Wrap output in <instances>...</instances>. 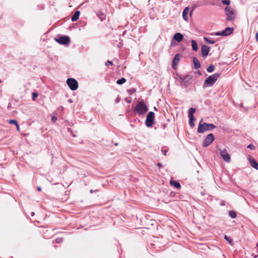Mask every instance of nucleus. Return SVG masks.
I'll return each mask as SVG.
<instances>
[{
	"label": "nucleus",
	"instance_id": "obj_13",
	"mask_svg": "<svg viewBox=\"0 0 258 258\" xmlns=\"http://www.w3.org/2000/svg\"><path fill=\"white\" fill-rule=\"evenodd\" d=\"M183 35L181 33L178 32L175 33L173 36V39L178 42L181 41L183 39Z\"/></svg>",
	"mask_w": 258,
	"mask_h": 258
},
{
	"label": "nucleus",
	"instance_id": "obj_41",
	"mask_svg": "<svg viewBox=\"0 0 258 258\" xmlns=\"http://www.w3.org/2000/svg\"><path fill=\"white\" fill-rule=\"evenodd\" d=\"M37 189L38 191H41V188L40 187H37Z\"/></svg>",
	"mask_w": 258,
	"mask_h": 258
},
{
	"label": "nucleus",
	"instance_id": "obj_14",
	"mask_svg": "<svg viewBox=\"0 0 258 258\" xmlns=\"http://www.w3.org/2000/svg\"><path fill=\"white\" fill-rule=\"evenodd\" d=\"M189 8L188 7H186L184 8V9L183 11L182 12V17L184 20L187 21L188 18H187V14L189 12Z\"/></svg>",
	"mask_w": 258,
	"mask_h": 258
},
{
	"label": "nucleus",
	"instance_id": "obj_27",
	"mask_svg": "<svg viewBox=\"0 0 258 258\" xmlns=\"http://www.w3.org/2000/svg\"><path fill=\"white\" fill-rule=\"evenodd\" d=\"M225 239L230 243V244H232V240L227 235H225Z\"/></svg>",
	"mask_w": 258,
	"mask_h": 258
},
{
	"label": "nucleus",
	"instance_id": "obj_45",
	"mask_svg": "<svg viewBox=\"0 0 258 258\" xmlns=\"http://www.w3.org/2000/svg\"><path fill=\"white\" fill-rule=\"evenodd\" d=\"M114 145H115V146H117L118 145V143H115Z\"/></svg>",
	"mask_w": 258,
	"mask_h": 258
},
{
	"label": "nucleus",
	"instance_id": "obj_24",
	"mask_svg": "<svg viewBox=\"0 0 258 258\" xmlns=\"http://www.w3.org/2000/svg\"><path fill=\"white\" fill-rule=\"evenodd\" d=\"M215 70V66L214 65L211 64L210 65L207 69V72L209 73H211L213 72Z\"/></svg>",
	"mask_w": 258,
	"mask_h": 258
},
{
	"label": "nucleus",
	"instance_id": "obj_18",
	"mask_svg": "<svg viewBox=\"0 0 258 258\" xmlns=\"http://www.w3.org/2000/svg\"><path fill=\"white\" fill-rule=\"evenodd\" d=\"M170 183L171 185L174 186L175 187L179 189L181 187V185L180 183L176 181L175 180H171Z\"/></svg>",
	"mask_w": 258,
	"mask_h": 258
},
{
	"label": "nucleus",
	"instance_id": "obj_21",
	"mask_svg": "<svg viewBox=\"0 0 258 258\" xmlns=\"http://www.w3.org/2000/svg\"><path fill=\"white\" fill-rule=\"evenodd\" d=\"M192 78V76L189 75L183 76V83H187Z\"/></svg>",
	"mask_w": 258,
	"mask_h": 258
},
{
	"label": "nucleus",
	"instance_id": "obj_7",
	"mask_svg": "<svg viewBox=\"0 0 258 258\" xmlns=\"http://www.w3.org/2000/svg\"><path fill=\"white\" fill-rule=\"evenodd\" d=\"M215 138L212 134H209L204 140L203 146L206 147L210 145L214 140Z\"/></svg>",
	"mask_w": 258,
	"mask_h": 258
},
{
	"label": "nucleus",
	"instance_id": "obj_32",
	"mask_svg": "<svg viewBox=\"0 0 258 258\" xmlns=\"http://www.w3.org/2000/svg\"><path fill=\"white\" fill-rule=\"evenodd\" d=\"M38 96V94L37 93H33L32 94V99L33 100H35L36 97Z\"/></svg>",
	"mask_w": 258,
	"mask_h": 258
},
{
	"label": "nucleus",
	"instance_id": "obj_37",
	"mask_svg": "<svg viewBox=\"0 0 258 258\" xmlns=\"http://www.w3.org/2000/svg\"><path fill=\"white\" fill-rule=\"evenodd\" d=\"M215 35L217 36H219V35H222V34H221V32H216L215 33Z\"/></svg>",
	"mask_w": 258,
	"mask_h": 258
},
{
	"label": "nucleus",
	"instance_id": "obj_33",
	"mask_svg": "<svg viewBox=\"0 0 258 258\" xmlns=\"http://www.w3.org/2000/svg\"><path fill=\"white\" fill-rule=\"evenodd\" d=\"M62 241V239L61 238H56L55 241L56 243H60Z\"/></svg>",
	"mask_w": 258,
	"mask_h": 258
},
{
	"label": "nucleus",
	"instance_id": "obj_28",
	"mask_svg": "<svg viewBox=\"0 0 258 258\" xmlns=\"http://www.w3.org/2000/svg\"><path fill=\"white\" fill-rule=\"evenodd\" d=\"M222 3L223 5L229 6L230 4V0H222Z\"/></svg>",
	"mask_w": 258,
	"mask_h": 258
},
{
	"label": "nucleus",
	"instance_id": "obj_19",
	"mask_svg": "<svg viewBox=\"0 0 258 258\" xmlns=\"http://www.w3.org/2000/svg\"><path fill=\"white\" fill-rule=\"evenodd\" d=\"M191 46L192 49L194 51H197L198 49L197 43L196 40H191Z\"/></svg>",
	"mask_w": 258,
	"mask_h": 258
},
{
	"label": "nucleus",
	"instance_id": "obj_11",
	"mask_svg": "<svg viewBox=\"0 0 258 258\" xmlns=\"http://www.w3.org/2000/svg\"><path fill=\"white\" fill-rule=\"evenodd\" d=\"M210 50V47L207 45H204L201 47V53L202 55L204 57H206L209 54Z\"/></svg>",
	"mask_w": 258,
	"mask_h": 258
},
{
	"label": "nucleus",
	"instance_id": "obj_6",
	"mask_svg": "<svg viewBox=\"0 0 258 258\" xmlns=\"http://www.w3.org/2000/svg\"><path fill=\"white\" fill-rule=\"evenodd\" d=\"M67 83L72 90H76L78 88V83L75 79H68Z\"/></svg>",
	"mask_w": 258,
	"mask_h": 258
},
{
	"label": "nucleus",
	"instance_id": "obj_42",
	"mask_svg": "<svg viewBox=\"0 0 258 258\" xmlns=\"http://www.w3.org/2000/svg\"><path fill=\"white\" fill-rule=\"evenodd\" d=\"M52 120L53 121H55L56 120V118L54 117V116H53L52 117Z\"/></svg>",
	"mask_w": 258,
	"mask_h": 258
},
{
	"label": "nucleus",
	"instance_id": "obj_38",
	"mask_svg": "<svg viewBox=\"0 0 258 258\" xmlns=\"http://www.w3.org/2000/svg\"><path fill=\"white\" fill-rule=\"evenodd\" d=\"M16 125V126H17V130L18 131H19V130H20V127H19V125L18 123H17V125Z\"/></svg>",
	"mask_w": 258,
	"mask_h": 258
},
{
	"label": "nucleus",
	"instance_id": "obj_34",
	"mask_svg": "<svg viewBox=\"0 0 258 258\" xmlns=\"http://www.w3.org/2000/svg\"><path fill=\"white\" fill-rule=\"evenodd\" d=\"M112 65V62L111 61H109V60H107L106 62H105V65L106 66H108V65Z\"/></svg>",
	"mask_w": 258,
	"mask_h": 258
},
{
	"label": "nucleus",
	"instance_id": "obj_47",
	"mask_svg": "<svg viewBox=\"0 0 258 258\" xmlns=\"http://www.w3.org/2000/svg\"><path fill=\"white\" fill-rule=\"evenodd\" d=\"M256 245H257V246L258 247V242H257V243Z\"/></svg>",
	"mask_w": 258,
	"mask_h": 258
},
{
	"label": "nucleus",
	"instance_id": "obj_2",
	"mask_svg": "<svg viewBox=\"0 0 258 258\" xmlns=\"http://www.w3.org/2000/svg\"><path fill=\"white\" fill-rule=\"evenodd\" d=\"M203 120L200 121L198 128V132L199 133H203L207 131H212L216 128V126L212 123H202Z\"/></svg>",
	"mask_w": 258,
	"mask_h": 258
},
{
	"label": "nucleus",
	"instance_id": "obj_8",
	"mask_svg": "<svg viewBox=\"0 0 258 258\" xmlns=\"http://www.w3.org/2000/svg\"><path fill=\"white\" fill-rule=\"evenodd\" d=\"M220 154L223 160L226 162H230L231 158L226 149L220 150Z\"/></svg>",
	"mask_w": 258,
	"mask_h": 258
},
{
	"label": "nucleus",
	"instance_id": "obj_43",
	"mask_svg": "<svg viewBox=\"0 0 258 258\" xmlns=\"http://www.w3.org/2000/svg\"><path fill=\"white\" fill-rule=\"evenodd\" d=\"M193 11H194V9H192V10L191 11V12H190V15L191 14V13L193 12Z\"/></svg>",
	"mask_w": 258,
	"mask_h": 258
},
{
	"label": "nucleus",
	"instance_id": "obj_17",
	"mask_svg": "<svg viewBox=\"0 0 258 258\" xmlns=\"http://www.w3.org/2000/svg\"><path fill=\"white\" fill-rule=\"evenodd\" d=\"M193 62L194 63L195 69H198L200 68V67H201L200 62L199 61V60L198 59H197L196 57H194Z\"/></svg>",
	"mask_w": 258,
	"mask_h": 258
},
{
	"label": "nucleus",
	"instance_id": "obj_44",
	"mask_svg": "<svg viewBox=\"0 0 258 258\" xmlns=\"http://www.w3.org/2000/svg\"><path fill=\"white\" fill-rule=\"evenodd\" d=\"M90 192L91 193H93V190L92 189H91V190H90Z\"/></svg>",
	"mask_w": 258,
	"mask_h": 258
},
{
	"label": "nucleus",
	"instance_id": "obj_10",
	"mask_svg": "<svg viewBox=\"0 0 258 258\" xmlns=\"http://www.w3.org/2000/svg\"><path fill=\"white\" fill-rule=\"evenodd\" d=\"M181 58V55L179 54H176L172 60V67L174 70H176L177 68V64H178Z\"/></svg>",
	"mask_w": 258,
	"mask_h": 258
},
{
	"label": "nucleus",
	"instance_id": "obj_5",
	"mask_svg": "<svg viewBox=\"0 0 258 258\" xmlns=\"http://www.w3.org/2000/svg\"><path fill=\"white\" fill-rule=\"evenodd\" d=\"M155 119L154 113L152 111L149 112L146 119V125L148 127L152 126L154 124Z\"/></svg>",
	"mask_w": 258,
	"mask_h": 258
},
{
	"label": "nucleus",
	"instance_id": "obj_40",
	"mask_svg": "<svg viewBox=\"0 0 258 258\" xmlns=\"http://www.w3.org/2000/svg\"><path fill=\"white\" fill-rule=\"evenodd\" d=\"M255 37L257 41L258 42V33H256L255 34Z\"/></svg>",
	"mask_w": 258,
	"mask_h": 258
},
{
	"label": "nucleus",
	"instance_id": "obj_12",
	"mask_svg": "<svg viewBox=\"0 0 258 258\" xmlns=\"http://www.w3.org/2000/svg\"><path fill=\"white\" fill-rule=\"evenodd\" d=\"M233 32V28L232 27H227L225 30L221 32L223 36H228L232 34Z\"/></svg>",
	"mask_w": 258,
	"mask_h": 258
},
{
	"label": "nucleus",
	"instance_id": "obj_3",
	"mask_svg": "<svg viewBox=\"0 0 258 258\" xmlns=\"http://www.w3.org/2000/svg\"><path fill=\"white\" fill-rule=\"evenodd\" d=\"M220 76V74L217 73L207 78L205 80L203 88L213 86Z\"/></svg>",
	"mask_w": 258,
	"mask_h": 258
},
{
	"label": "nucleus",
	"instance_id": "obj_23",
	"mask_svg": "<svg viewBox=\"0 0 258 258\" xmlns=\"http://www.w3.org/2000/svg\"><path fill=\"white\" fill-rule=\"evenodd\" d=\"M229 215L232 218H235L236 217V213L235 211L231 210L229 212Z\"/></svg>",
	"mask_w": 258,
	"mask_h": 258
},
{
	"label": "nucleus",
	"instance_id": "obj_39",
	"mask_svg": "<svg viewBox=\"0 0 258 258\" xmlns=\"http://www.w3.org/2000/svg\"><path fill=\"white\" fill-rule=\"evenodd\" d=\"M157 166H158L159 167H162V164L160 163H158L157 164Z\"/></svg>",
	"mask_w": 258,
	"mask_h": 258
},
{
	"label": "nucleus",
	"instance_id": "obj_36",
	"mask_svg": "<svg viewBox=\"0 0 258 258\" xmlns=\"http://www.w3.org/2000/svg\"><path fill=\"white\" fill-rule=\"evenodd\" d=\"M161 151L162 152V153H163L164 155L166 156V154H167V150H164V149H162L161 150Z\"/></svg>",
	"mask_w": 258,
	"mask_h": 258
},
{
	"label": "nucleus",
	"instance_id": "obj_22",
	"mask_svg": "<svg viewBox=\"0 0 258 258\" xmlns=\"http://www.w3.org/2000/svg\"><path fill=\"white\" fill-rule=\"evenodd\" d=\"M196 112V109L194 108H190L188 110V116H194V113Z\"/></svg>",
	"mask_w": 258,
	"mask_h": 258
},
{
	"label": "nucleus",
	"instance_id": "obj_4",
	"mask_svg": "<svg viewBox=\"0 0 258 258\" xmlns=\"http://www.w3.org/2000/svg\"><path fill=\"white\" fill-rule=\"evenodd\" d=\"M148 110V108L145 103L141 101L138 103L136 105L135 111H136L139 114H143L145 113Z\"/></svg>",
	"mask_w": 258,
	"mask_h": 258
},
{
	"label": "nucleus",
	"instance_id": "obj_29",
	"mask_svg": "<svg viewBox=\"0 0 258 258\" xmlns=\"http://www.w3.org/2000/svg\"><path fill=\"white\" fill-rule=\"evenodd\" d=\"M98 17L101 21H103L104 20H105L106 19V16L103 14L99 15Z\"/></svg>",
	"mask_w": 258,
	"mask_h": 258
},
{
	"label": "nucleus",
	"instance_id": "obj_1",
	"mask_svg": "<svg viewBox=\"0 0 258 258\" xmlns=\"http://www.w3.org/2000/svg\"><path fill=\"white\" fill-rule=\"evenodd\" d=\"M224 10L226 21L231 22L234 21L237 16L236 11L233 8L230 7H226Z\"/></svg>",
	"mask_w": 258,
	"mask_h": 258
},
{
	"label": "nucleus",
	"instance_id": "obj_9",
	"mask_svg": "<svg viewBox=\"0 0 258 258\" xmlns=\"http://www.w3.org/2000/svg\"><path fill=\"white\" fill-rule=\"evenodd\" d=\"M55 41L61 44H67L70 42V38L68 36H61L59 38H55Z\"/></svg>",
	"mask_w": 258,
	"mask_h": 258
},
{
	"label": "nucleus",
	"instance_id": "obj_30",
	"mask_svg": "<svg viewBox=\"0 0 258 258\" xmlns=\"http://www.w3.org/2000/svg\"><path fill=\"white\" fill-rule=\"evenodd\" d=\"M10 124H14L17 125V121L16 120L11 119L9 121Z\"/></svg>",
	"mask_w": 258,
	"mask_h": 258
},
{
	"label": "nucleus",
	"instance_id": "obj_35",
	"mask_svg": "<svg viewBox=\"0 0 258 258\" xmlns=\"http://www.w3.org/2000/svg\"><path fill=\"white\" fill-rule=\"evenodd\" d=\"M179 81L181 83H183V76L179 77Z\"/></svg>",
	"mask_w": 258,
	"mask_h": 258
},
{
	"label": "nucleus",
	"instance_id": "obj_46",
	"mask_svg": "<svg viewBox=\"0 0 258 258\" xmlns=\"http://www.w3.org/2000/svg\"><path fill=\"white\" fill-rule=\"evenodd\" d=\"M155 110H157L156 107H154Z\"/></svg>",
	"mask_w": 258,
	"mask_h": 258
},
{
	"label": "nucleus",
	"instance_id": "obj_25",
	"mask_svg": "<svg viewBox=\"0 0 258 258\" xmlns=\"http://www.w3.org/2000/svg\"><path fill=\"white\" fill-rule=\"evenodd\" d=\"M126 82V79L124 78H121V79H119L117 81L116 83L117 84L121 85L124 83Z\"/></svg>",
	"mask_w": 258,
	"mask_h": 258
},
{
	"label": "nucleus",
	"instance_id": "obj_16",
	"mask_svg": "<svg viewBox=\"0 0 258 258\" xmlns=\"http://www.w3.org/2000/svg\"><path fill=\"white\" fill-rule=\"evenodd\" d=\"M80 12L79 11L75 12L74 14L72 16L71 20L73 22L76 21L79 18Z\"/></svg>",
	"mask_w": 258,
	"mask_h": 258
},
{
	"label": "nucleus",
	"instance_id": "obj_31",
	"mask_svg": "<svg viewBox=\"0 0 258 258\" xmlns=\"http://www.w3.org/2000/svg\"><path fill=\"white\" fill-rule=\"evenodd\" d=\"M247 148L251 149V150H254L255 149V147L252 144H249V145L247 146Z\"/></svg>",
	"mask_w": 258,
	"mask_h": 258
},
{
	"label": "nucleus",
	"instance_id": "obj_26",
	"mask_svg": "<svg viewBox=\"0 0 258 258\" xmlns=\"http://www.w3.org/2000/svg\"><path fill=\"white\" fill-rule=\"evenodd\" d=\"M204 39L206 41V42L209 44H214L215 43V41L210 40L207 37H204Z\"/></svg>",
	"mask_w": 258,
	"mask_h": 258
},
{
	"label": "nucleus",
	"instance_id": "obj_15",
	"mask_svg": "<svg viewBox=\"0 0 258 258\" xmlns=\"http://www.w3.org/2000/svg\"><path fill=\"white\" fill-rule=\"evenodd\" d=\"M249 163L253 168L258 170V163L254 159L252 158L249 159Z\"/></svg>",
	"mask_w": 258,
	"mask_h": 258
},
{
	"label": "nucleus",
	"instance_id": "obj_20",
	"mask_svg": "<svg viewBox=\"0 0 258 258\" xmlns=\"http://www.w3.org/2000/svg\"><path fill=\"white\" fill-rule=\"evenodd\" d=\"M189 117V125L193 127L194 126H195V123H194V120L195 119V117L194 116H188Z\"/></svg>",
	"mask_w": 258,
	"mask_h": 258
}]
</instances>
